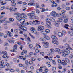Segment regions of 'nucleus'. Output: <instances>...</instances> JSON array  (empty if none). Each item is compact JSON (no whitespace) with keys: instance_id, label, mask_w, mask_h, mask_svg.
<instances>
[{"instance_id":"f257e3e1","label":"nucleus","mask_w":73,"mask_h":73,"mask_svg":"<svg viewBox=\"0 0 73 73\" xmlns=\"http://www.w3.org/2000/svg\"><path fill=\"white\" fill-rule=\"evenodd\" d=\"M32 13H29L27 14L28 16H29L30 19L31 20H33V19H36V20H38L39 17L37 16H35V12L34 11H32Z\"/></svg>"},{"instance_id":"f03ea898","label":"nucleus","mask_w":73,"mask_h":73,"mask_svg":"<svg viewBox=\"0 0 73 73\" xmlns=\"http://www.w3.org/2000/svg\"><path fill=\"white\" fill-rule=\"evenodd\" d=\"M67 50H63L62 52H59V54H61L62 53V55L65 57H66V55H69L68 53H70V51L68 50V48H66Z\"/></svg>"},{"instance_id":"7ed1b4c3","label":"nucleus","mask_w":73,"mask_h":73,"mask_svg":"<svg viewBox=\"0 0 73 73\" xmlns=\"http://www.w3.org/2000/svg\"><path fill=\"white\" fill-rule=\"evenodd\" d=\"M16 19L18 20H19L20 23L21 24H23V23L25 22V20L22 18L21 16H18L16 17Z\"/></svg>"},{"instance_id":"20e7f679","label":"nucleus","mask_w":73,"mask_h":73,"mask_svg":"<svg viewBox=\"0 0 73 73\" xmlns=\"http://www.w3.org/2000/svg\"><path fill=\"white\" fill-rule=\"evenodd\" d=\"M19 28H20V29H21L23 30V31H24V32H25V31H27V27H23L22 24H20L19 25Z\"/></svg>"},{"instance_id":"39448f33","label":"nucleus","mask_w":73,"mask_h":73,"mask_svg":"<svg viewBox=\"0 0 73 73\" xmlns=\"http://www.w3.org/2000/svg\"><path fill=\"white\" fill-rule=\"evenodd\" d=\"M58 21H56V24L55 25L56 26V27H58V25L57 24H60V22H62L63 21V19L62 18H60L58 19Z\"/></svg>"},{"instance_id":"423d86ee","label":"nucleus","mask_w":73,"mask_h":73,"mask_svg":"<svg viewBox=\"0 0 73 73\" xmlns=\"http://www.w3.org/2000/svg\"><path fill=\"white\" fill-rule=\"evenodd\" d=\"M50 15L51 16H57V17H59V14L56 13V12L55 11H52L50 13Z\"/></svg>"},{"instance_id":"0eeeda50","label":"nucleus","mask_w":73,"mask_h":73,"mask_svg":"<svg viewBox=\"0 0 73 73\" xmlns=\"http://www.w3.org/2000/svg\"><path fill=\"white\" fill-rule=\"evenodd\" d=\"M38 31H41L44 29L45 27L42 26H38Z\"/></svg>"},{"instance_id":"6e6552de","label":"nucleus","mask_w":73,"mask_h":73,"mask_svg":"<svg viewBox=\"0 0 73 73\" xmlns=\"http://www.w3.org/2000/svg\"><path fill=\"white\" fill-rule=\"evenodd\" d=\"M30 31H32V33H37V31L36 30V29L34 27H32L30 29Z\"/></svg>"},{"instance_id":"1a4fd4ad","label":"nucleus","mask_w":73,"mask_h":73,"mask_svg":"<svg viewBox=\"0 0 73 73\" xmlns=\"http://www.w3.org/2000/svg\"><path fill=\"white\" fill-rule=\"evenodd\" d=\"M6 33L8 35H9V37H12V34L10 32L8 31H6Z\"/></svg>"},{"instance_id":"9d476101","label":"nucleus","mask_w":73,"mask_h":73,"mask_svg":"<svg viewBox=\"0 0 73 73\" xmlns=\"http://www.w3.org/2000/svg\"><path fill=\"white\" fill-rule=\"evenodd\" d=\"M19 16H21V17L22 18H24V19H27V17L25 15V14L24 13H22L21 15H20Z\"/></svg>"},{"instance_id":"9b49d317","label":"nucleus","mask_w":73,"mask_h":73,"mask_svg":"<svg viewBox=\"0 0 73 73\" xmlns=\"http://www.w3.org/2000/svg\"><path fill=\"white\" fill-rule=\"evenodd\" d=\"M33 23H34V25H38L40 24V22L39 21L36 20L33 21Z\"/></svg>"},{"instance_id":"f8f14e48","label":"nucleus","mask_w":73,"mask_h":73,"mask_svg":"<svg viewBox=\"0 0 73 73\" xmlns=\"http://www.w3.org/2000/svg\"><path fill=\"white\" fill-rule=\"evenodd\" d=\"M51 38L52 40H53L52 41H55L57 40V37H56L55 36H52L51 37Z\"/></svg>"},{"instance_id":"ddd939ff","label":"nucleus","mask_w":73,"mask_h":73,"mask_svg":"<svg viewBox=\"0 0 73 73\" xmlns=\"http://www.w3.org/2000/svg\"><path fill=\"white\" fill-rule=\"evenodd\" d=\"M43 46L44 47L46 48H48L49 46V43L48 42H45L43 45Z\"/></svg>"},{"instance_id":"4468645a","label":"nucleus","mask_w":73,"mask_h":73,"mask_svg":"<svg viewBox=\"0 0 73 73\" xmlns=\"http://www.w3.org/2000/svg\"><path fill=\"white\" fill-rule=\"evenodd\" d=\"M65 46L67 47V48H68L69 49H70L71 50H73V49H72L70 47V46H69V45L68 44H67V43L65 44Z\"/></svg>"},{"instance_id":"2eb2a0df","label":"nucleus","mask_w":73,"mask_h":73,"mask_svg":"<svg viewBox=\"0 0 73 73\" xmlns=\"http://www.w3.org/2000/svg\"><path fill=\"white\" fill-rule=\"evenodd\" d=\"M46 23L48 28H49V27H50V26L51 25V23H50V22L49 21H46Z\"/></svg>"},{"instance_id":"dca6fc26","label":"nucleus","mask_w":73,"mask_h":73,"mask_svg":"<svg viewBox=\"0 0 73 73\" xmlns=\"http://www.w3.org/2000/svg\"><path fill=\"white\" fill-rule=\"evenodd\" d=\"M8 41L9 43H11V44H13L15 42V40H10L9 39L8 40Z\"/></svg>"},{"instance_id":"f3484780","label":"nucleus","mask_w":73,"mask_h":73,"mask_svg":"<svg viewBox=\"0 0 73 73\" xmlns=\"http://www.w3.org/2000/svg\"><path fill=\"white\" fill-rule=\"evenodd\" d=\"M59 15L60 16H62V17L63 18H64V19H65L66 17V15L65 14L63 15L61 13H60L59 14Z\"/></svg>"},{"instance_id":"a211bd4d","label":"nucleus","mask_w":73,"mask_h":73,"mask_svg":"<svg viewBox=\"0 0 73 73\" xmlns=\"http://www.w3.org/2000/svg\"><path fill=\"white\" fill-rule=\"evenodd\" d=\"M43 37L46 40H49L50 39L49 37H48V36H47L46 35H44L43 36Z\"/></svg>"},{"instance_id":"6ab92c4d","label":"nucleus","mask_w":73,"mask_h":73,"mask_svg":"<svg viewBox=\"0 0 73 73\" xmlns=\"http://www.w3.org/2000/svg\"><path fill=\"white\" fill-rule=\"evenodd\" d=\"M58 35L59 37H62V36H63L62 34L60 32L58 33Z\"/></svg>"},{"instance_id":"aec40b11","label":"nucleus","mask_w":73,"mask_h":73,"mask_svg":"<svg viewBox=\"0 0 73 73\" xmlns=\"http://www.w3.org/2000/svg\"><path fill=\"white\" fill-rule=\"evenodd\" d=\"M17 45L15 44L13 46V49L15 50H16L17 49Z\"/></svg>"},{"instance_id":"412c9836","label":"nucleus","mask_w":73,"mask_h":73,"mask_svg":"<svg viewBox=\"0 0 73 73\" xmlns=\"http://www.w3.org/2000/svg\"><path fill=\"white\" fill-rule=\"evenodd\" d=\"M52 42L53 43V44H56V45H58V44H59V43H58V42L57 41H52Z\"/></svg>"},{"instance_id":"4be33fe9","label":"nucleus","mask_w":73,"mask_h":73,"mask_svg":"<svg viewBox=\"0 0 73 73\" xmlns=\"http://www.w3.org/2000/svg\"><path fill=\"white\" fill-rule=\"evenodd\" d=\"M61 64H62V65H67V63H66L65 62V61H64V60H62V61Z\"/></svg>"},{"instance_id":"5701e85b","label":"nucleus","mask_w":73,"mask_h":73,"mask_svg":"<svg viewBox=\"0 0 73 73\" xmlns=\"http://www.w3.org/2000/svg\"><path fill=\"white\" fill-rule=\"evenodd\" d=\"M40 9H42V10L41 11V12H45V11H46V9H45L44 8H40Z\"/></svg>"},{"instance_id":"b1692460","label":"nucleus","mask_w":73,"mask_h":73,"mask_svg":"<svg viewBox=\"0 0 73 73\" xmlns=\"http://www.w3.org/2000/svg\"><path fill=\"white\" fill-rule=\"evenodd\" d=\"M41 33L42 34V35H46V33L45 31H42Z\"/></svg>"},{"instance_id":"393cba45","label":"nucleus","mask_w":73,"mask_h":73,"mask_svg":"<svg viewBox=\"0 0 73 73\" xmlns=\"http://www.w3.org/2000/svg\"><path fill=\"white\" fill-rule=\"evenodd\" d=\"M64 59H65V60H64L66 62L69 63H70V61H69V59L67 58H65Z\"/></svg>"},{"instance_id":"a878e982","label":"nucleus","mask_w":73,"mask_h":73,"mask_svg":"<svg viewBox=\"0 0 73 73\" xmlns=\"http://www.w3.org/2000/svg\"><path fill=\"white\" fill-rule=\"evenodd\" d=\"M69 33L71 36H73V31H69L68 32V33Z\"/></svg>"},{"instance_id":"bb28decb","label":"nucleus","mask_w":73,"mask_h":73,"mask_svg":"<svg viewBox=\"0 0 73 73\" xmlns=\"http://www.w3.org/2000/svg\"><path fill=\"white\" fill-rule=\"evenodd\" d=\"M68 18L65 19L64 21V23H68Z\"/></svg>"},{"instance_id":"cd10ccee","label":"nucleus","mask_w":73,"mask_h":73,"mask_svg":"<svg viewBox=\"0 0 73 73\" xmlns=\"http://www.w3.org/2000/svg\"><path fill=\"white\" fill-rule=\"evenodd\" d=\"M9 20H10L11 22V23H13V21H14V19H13L11 18H9Z\"/></svg>"},{"instance_id":"c85d7f7f","label":"nucleus","mask_w":73,"mask_h":73,"mask_svg":"<svg viewBox=\"0 0 73 73\" xmlns=\"http://www.w3.org/2000/svg\"><path fill=\"white\" fill-rule=\"evenodd\" d=\"M25 64L26 65H28L29 64V62H28V60H26L25 62Z\"/></svg>"},{"instance_id":"c756f323","label":"nucleus","mask_w":73,"mask_h":73,"mask_svg":"<svg viewBox=\"0 0 73 73\" xmlns=\"http://www.w3.org/2000/svg\"><path fill=\"white\" fill-rule=\"evenodd\" d=\"M61 7L62 8H65L66 7V5L64 4H62L61 5Z\"/></svg>"},{"instance_id":"7c9ffc66","label":"nucleus","mask_w":73,"mask_h":73,"mask_svg":"<svg viewBox=\"0 0 73 73\" xmlns=\"http://www.w3.org/2000/svg\"><path fill=\"white\" fill-rule=\"evenodd\" d=\"M45 31L46 32V34H47V33H49V32H50V30L48 29H46L45 30Z\"/></svg>"},{"instance_id":"2f4dec72","label":"nucleus","mask_w":73,"mask_h":73,"mask_svg":"<svg viewBox=\"0 0 73 73\" xmlns=\"http://www.w3.org/2000/svg\"><path fill=\"white\" fill-rule=\"evenodd\" d=\"M29 35L30 36H31V37H32V38H33V39H35V37L33 36L30 33H29Z\"/></svg>"},{"instance_id":"473e14b6","label":"nucleus","mask_w":73,"mask_h":73,"mask_svg":"<svg viewBox=\"0 0 73 73\" xmlns=\"http://www.w3.org/2000/svg\"><path fill=\"white\" fill-rule=\"evenodd\" d=\"M60 51V50L58 48H56L55 49L56 52H59Z\"/></svg>"},{"instance_id":"72a5a7b5","label":"nucleus","mask_w":73,"mask_h":73,"mask_svg":"<svg viewBox=\"0 0 73 73\" xmlns=\"http://www.w3.org/2000/svg\"><path fill=\"white\" fill-rule=\"evenodd\" d=\"M66 12V11L64 10H63L61 11L62 13H61V14H64V13H65V12Z\"/></svg>"},{"instance_id":"f704fd0d","label":"nucleus","mask_w":73,"mask_h":73,"mask_svg":"<svg viewBox=\"0 0 73 73\" xmlns=\"http://www.w3.org/2000/svg\"><path fill=\"white\" fill-rule=\"evenodd\" d=\"M39 40L41 41H44L45 39L43 38H40Z\"/></svg>"},{"instance_id":"c9c22d12","label":"nucleus","mask_w":73,"mask_h":73,"mask_svg":"<svg viewBox=\"0 0 73 73\" xmlns=\"http://www.w3.org/2000/svg\"><path fill=\"white\" fill-rule=\"evenodd\" d=\"M69 27V25L68 24H65L64 28L66 29H68V27Z\"/></svg>"},{"instance_id":"e433bc0d","label":"nucleus","mask_w":73,"mask_h":73,"mask_svg":"<svg viewBox=\"0 0 73 73\" xmlns=\"http://www.w3.org/2000/svg\"><path fill=\"white\" fill-rule=\"evenodd\" d=\"M5 67V65L3 64L1 65L0 66V68H3Z\"/></svg>"},{"instance_id":"4c0bfd02","label":"nucleus","mask_w":73,"mask_h":73,"mask_svg":"<svg viewBox=\"0 0 73 73\" xmlns=\"http://www.w3.org/2000/svg\"><path fill=\"white\" fill-rule=\"evenodd\" d=\"M14 15H16V16H18L20 15V13H14Z\"/></svg>"},{"instance_id":"58836bf2","label":"nucleus","mask_w":73,"mask_h":73,"mask_svg":"<svg viewBox=\"0 0 73 73\" xmlns=\"http://www.w3.org/2000/svg\"><path fill=\"white\" fill-rule=\"evenodd\" d=\"M53 64L54 65H56V62H55V60H53L52 61Z\"/></svg>"},{"instance_id":"ea45409f","label":"nucleus","mask_w":73,"mask_h":73,"mask_svg":"<svg viewBox=\"0 0 73 73\" xmlns=\"http://www.w3.org/2000/svg\"><path fill=\"white\" fill-rule=\"evenodd\" d=\"M9 65H10V64L8 63H5V66H8Z\"/></svg>"},{"instance_id":"a19ab883","label":"nucleus","mask_w":73,"mask_h":73,"mask_svg":"<svg viewBox=\"0 0 73 73\" xmlns=\"http://www.w3.org/2000/svg\"><path fill=\"white\" fill-rule=\"evenodd\" d=\"M17 8H13L12 9L13 11H16V10H17Z\"/></svg>"},{"instance_id":"79ce46f5","label":"nucleus","mask_w":73,"mask_h":73,"mask_svg":"<svg viewBox=\"0 0 73 73\" xmlns=\"http://www.w3.org/2000/svg\"><path fill=\"white\" fill-rule=\"evenodd\" d=\"M2 57L3 58H6L7 57V54H4L3 56Z\"/></svg>"},{"instance_id":"37998d69","label":"nucleus","mask_w":73,"mask_h":73,"mask_svg":"<svg viewBox=\"0 0 73 73\" xmlns=\"http://www.w3.org/2000/svg\"><path fill=\"white\" fill-rule=\"evenodd\" d=\"M56 16H54V17L51 18V19H52V20H54V21H55V19H56Z\"/></svg>"},{"instance_id":"c03bdc74","label":"nucleus","mask_w":73,"mask_h":73,"mask_svg":"<svg viewBox=\"0 0 73 73\" xmlns=\"http://www.w3.org/2000/svg\"><path fill=\"white\" fill-rule=\"evenodd\" d=\"M31 60L32 61H33L36 60V58H31Z\"/></svg>"},{"instance_id":"a18cd8bd","label":"nucleus","mask_w":73,"mask_h":73,"mask_svg":"<svg viewBox=\"0 0 73 73\" xmlns=\"http://www.w3.org/2000/svg\"><path fill=\"white\" fill-rule=\"evenodd\" d=\"M69 15H72L73 14V11H70L69 12Z\"/></svg>"},{"instance_id":"49530a36","label":"nucleus","mask_w":73,"mask_h":73,"mask_svg":"<svg viewBox=\"0 0 73 73\" xmlns=\"http://www.w3.org/2000/svg\"><path fill=\"white\" fill-rule=\"evenodd\" d=\"M2 54L3 53V54H6L7 52L5 51H3L2 52H1Z\"/></svg>"},{"instance_id":"de8ad7c7","label":"nucleus","mask_w":73,"mask_h":73,"mask_svg":"<svg viewBox=\"0 0 73 73\" xmlns=\"http://www.w3.org/2000/svg\"><path fill=\"white\" fill-rule=\"evenodd\" d=\"M14 32H15V33H16L17 34V32H18V30L17 29H15L14 30Z\"/></svg>"},{"instance_id":"09e8293b","label":"nucleus","mask_w":73,"mask_h":73,"mask_svg":"<svg viewBox=\"0 0 73 73\" xmlns=\"http://www.w3.org/2000/svg\"><path fill=\"white\" fill-rule=\"evenodd\" d=\"M30 3H33L35 2V1L33 0H31L29 1Z\"/></svg>"},{"instance_id":"8fccbe9b","label":"nucleus","mask_w":73,"mask_h":73,"mask_svg":"<svg viewBox=\"0 0 73 73\" xmlns=\"http://www.w3.org/2000/svg\"><path fill=\"white\" fill-rule=\"evenodd\" d=\"M55 2L58 3H61V1L59 0H57L55 1Z\"/></svg>"},{"instance_id":"3c124183","label":"nucleus","mask_w":73,"mask_h":73,"mask_svg":"<svg viewBox=\"0 0 73 73\" xmlns=\"http://www.w3.org/2000/svg\"><path fill=\"white\" fill-rule=\"evenodd\" d=\"M70 7H67L66 8V10H67L68 11V10H70Z\"/></svg>"},{"instance_id":"603ef678","label":"nucleus","mask_w":73,"mask_h":73,"mask_svg":"<svg viewBox=\"0 0 73 73\" xmlns=\"http://www.w3.org/2000/svg\"><path fill=\"white\" fill-rule=\"evenodd\" d=\"M36 13L38 14V13H40V11H39V10H38V9H36Z\"/></svg>"},{"instance_id":"864d4df0","label":"nucleus","mask_w":73,"mask_h":73,"mask_svg":"<svg viewBox=\"0 0 73 73\" xmlns=\"http://www.w3.org/2000/svg\"><path fill=\"white\" fill-rule=\"evenodd\" d=\"M53 6H54V7H57V4L56 3H53Z\"/></svg>"},{"instance_id":"5fc2aeb1","label":"nucleus","mask_w":73,"mask_h":73,"mask_svg":"<svg viewBox=\"0 0 73 73\" xmlns=\"http://www.w3.org/2000/svg\"><path fill=\"white\" fill-rule=\"evenodd\" d=\"M50 50L51 51V52H52V53H53L54 52V49H50Z\"/></svg>"},{"instance_id":"6e6d98bb","label":"nucleus","mask_w":73,"mask_h":73,"mask_svg":"<svg viewBox=\"0 0 73 73\" xmlns=\"http://www.w3.org/2000/svg\"><path fill=\"white\" fill-rule=\"evenodd\" d=\"M23 52H24V53H25V54H27V51L25 50H23Z\"/></svg>"},{"instance_id":"4d7b16f0","label":"nucleus","mask_w":73,"mask_h":73,"mask_svg":"<svg viewBox=\"0 0 73 73\" xmlns=\"http://www.w3.org/2000/svg\"><path fill=\"white\" fill-rule=\"evenodd\" d=\"M5 8V6H3L1 8V10H3V9H4V8Z\"/></svg>"},{"instance_id":"13d9d810","label":"nucleus","mask_w":73,"mask_h":73,"mask_svg":"<svg viewBox=\"0 0 73 73\" xmlns=\"http://www.w3.org/2000/svg\"><path fill=\"white\" fill-rule=\"evenodd\" d=\"M19 58H20V59H23V58H24V57L23 56H19L18 57Z\"/></svg>"},{"instance_id":"bf43d9fd","label":"nucleus","mask_w":73,"mask_h":73,"mask_svg":"<svg viewBox=\"0 0 73 73\" xmlns=\"http://www.w3.org/2000/svg\"><path fill=\"white\" fill-rule=\"evenodd\" d=\"M29 64L30 65H32L33 64V62L32 61H30L29 62Z\"/></svg>"},{"instance_id":"052dcab7","label":"nucleus","mask_w":73,"mask_h":73,"mask_svg":"<svg viewBox=\"0 0 73 73\" xmlns=\"http://www.w3.org/2000/svg\"><path fill=\"white\" fill-rule=\"evenodd\" d=\"M40 54H41L42 56H44V53L43 52H40Z\"/></svg>"},{"instance_id":"680f3d73","label":"nucleus","mask_w":73,"mask_h":73,"mask_svg":"<svg viewBox=\"0 0 73 73\" xmlns=\"http://www.w3.org/2000/svg\"><path fill=\"white\" fill-rule=\"evenodd\" d=\"M29 48H32L33 47V46L32 45V44H30L29 45Z\"/></svg>"},{"instance_id":"e2e57ef3","label":"nucleus","mask_w":73,"mask_h":73,"mask_svg":"<svg viewBox=\"0 0 73 73\" xmlns=\"http://www.w3.org/2000/svg\"><path fill=\"white\" fill-rule=\"evenodd\" d=\"M22 3H23L22 1H19L17 2V4H21Z\"/></svg>"},{"instance_id":"0e129e2a","label":"nucleus","mask_w":73,"mask_h":73,"mask_svg":"<svg viewBox=\"0 0 73 73\" xmlns=\"http://www.w3.org/2000/svg\"><path fill=\"white\" fill-rule=\"evenodd\" d=\"M5 21V19H3V20H1L0 21V22L1 23H3V22H4Z\"/></svg>"},{"instance_id":"69168bd1","label":"nucleus","mask_w":73,"mask_h":73,"mask_svg":"<svg viewBox=\"0 0 73 73\" xmlns=\"http://www.w3.org/2000/svg\"><path fill=\"white\" fill-rule=\"evenodd\" d=\"M48 59L50 61H52V57H50Z\"/></svg>"},{"instance_id":"338daca9","label":"nucleus","mask_w":73,"mask_h":73,"mask_svg":"<svg viewBox=\"0 0 73 73\" xmlns=\"http://www.w3.org/2000/svg\"><path fill=\"white\" fill-rule=\"evenodd\" d=\"M8 43H5L4 44V46H7V45H8Z\"/></svg>"},{"instance_id":"774afa93","label":"nucleus","mask_w":73,"mask_h":73,"mask_svg":"<svg viewBox=\"0 0 73 73\" xmlns=\"http://www.w3.org/2000/svg\"><path fill=\"white\" fill-rule=\"evenodd\" d=\"M19 67H22L23 66V64H19Z\"/></svg>"}]
</instances>
